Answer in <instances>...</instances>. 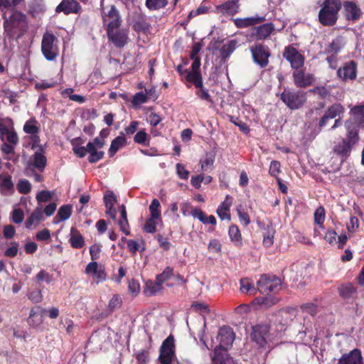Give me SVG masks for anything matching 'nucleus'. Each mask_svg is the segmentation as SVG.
<instances>
[{"instance_id":"f257e3e1","label":"nucleus","mask_w":364,"mask_h":364,"mask_svg":"<svg viewBox=\"0 0 364 364\" xmlns=\"http://www.w3.org/2000/svg\"><path fill=\"white\" fill-rule=\"evenodd\" d=\"M4 35L9 39H18L23 36L28 28L26 16L15 11L9 17L4 16Z\"/></svg>"},{"instance_id":"f03ea898","label":"nucleus","mask_w":364,"mask_h":364,"mask_svg":"<svg viewBox=\"0 0 364 364\" xmlns=\"http://www.w3.org/2000/svg\"><path fill=\"white\" fill-rule=\"evenodd\" d=\"M342 8L341 0H324L318 12V22L323 26H333L338 19V12Z\"/></svg>"},{"instance_id":"7ed1b4c3","label":"nucleus","mask_w":364,"mask_h":364,"mask_svg":"<svg viewBox=\"0 0 364 364\" xmlns=\"http://www.w3.org/2000/svg\"><path fill=\"white\" fill-rule=\"evenodd\" d=\"M280 100L289 109H299L307 100L306 92L301 90L284 88L280 95Z\"/></svg>"},{"instance_id":"20e7f679","label":"nucleus","mask_w":364,"mask_h":364,"mask_svg":"<svg viewBox=\"0 0 364 364\" xmlns=\"http://www.w3.org/2000/svg\"><path fill=\"white\" fill-rule=\"evenodd\" d=\"M41 52L49 61L54 60L59 55L58 39L52 33L46 31L42 38Z\"/></svg>"},{"instance_id":"39448f33","label":"nucleus","mask_w":364,"mask_h":364,"mask_svg":"<svg viewBox=\"0 0 364 364\" xmlns=\"http://www.w3.org/2000/svg\"><path fill=\"white\" fill-rule=\"evenodd\" d=\"M257 286L261 294L277 293L282 289V281L276 275L264 274L261 275Z\"/></svg>"},{"instance_id":"423d86ee","label":"nucleus","mask_w":364,"mask_h":364,"mask_svg":"<svg viewBox=\"0 0 364 364\" xmlns=\"http://www.w3.org/2000/svg\"><path fill=\"white\" fill-rule=\"evenodd\" d=\"M252 60L261 68H266L269 64L271 51L268 46L256 43L250 48Z\"/></svg>"},{"instance_id":"0eeeda50","label":"nucleus","mask_w":364,"mask_h":364,"mask_svg":"<svg viewBox=\"0 0 364 364\" xmlns=\"http://www.w3.org/2000/svg\"><path fill=\"white\" fill-rule=\"evenodd\" d=\"M174 357V337L171 334L163 341L160 347L159 360L161 364H171Z\"/></svg>"},{"instance_id":"6e6552de","label":"nucleus","mask_w":364,"mask_h":364,"mask_svg":"<svg viewBox=\"0 0 364 364\" xmlns=\"http://www.w3.org/2000/svg\"><path fill=\"white\" fill-rule=\"evenodd\" d=\"M283 58L289 63L293 70L301 68L304 66V55L291 45L284 48Z\"/></svg>"},{"instance_id":"1a4fd4ad","label":"nucleus","mask_w":364,"mask_h":364,"mask_svg":"<svg viewBox=\"0 0 364 364\" xmlns=\"http://www.w3.org/2000/svg\"><path fill=\"white\" fill-rule=\"evenodd\" d=\"M107 35L109 42L112 43L117 48H124L128 42V30L124 28H117L107 30Z\"/></svg>"},{"instance_id":"9d476101","label":"nucleus","mask_w":364,"mask_h":364,"mask_svg":"<svg viewBox=\"0 0 364 364\" xmlns=\"http://www.w3.org/2000/svg\"><path fill=\"white\" fill-rule=\"evenodd\" d=\"M292 77L294 85L299 88H306L315 82L314 75L306 73L304 67L294 70Z\"/></svg>"},{"instance_id":"9b49d317","label":"nucleus","mask_w":364,"mask_h":364,"mask_svg":"<svg viewBox=\"0 0 364 364\" xmlns=\"http://www.w3.org/2000/svg\"><path fill=\"white\" fill-rule=\"evenodd\" d=\"M102 15L106 31L121 27L122 20L115 6L112 5L107 12L103 11Z\"/></svg>"},{"instance_id":"f8f14e48","label":"nucleus","mask_w":364,"mask_h":364,"mask_svg":"<svg viewBox=\"0 0 364 364\" xmlns=\"http://www.w3.org/2000/svg\"><path fill=\"white\" fill-rule=\"evenodd\" d=\"M270 326L268 324H257L252 327L251 337L253 341L261 347L264 348L267 344V338L269 336Z\"/></svg>"},{"instance_id":"ddd939ff","label":"nucleus","mask_w":364,"mask_h":364,"mask_svg":"<svg viewBox=\"0 0 364 364\" xmlns=\"http://www.w3.org/2000/svg\"><path fill=\"white\" fill-rule=\"evenodd\" d=\"M85 273L92 276L94 282L99 284L107 279V273L105 267L102 265L99 266L95 261L90 262L85 267Z\"/></svg>"},{"instance_id":"4468645a","label":"nucleus","mask_w":364,"mask_h":364,"mask_svg":"<svg viewBox=\"0 0 364 364\" xmlns=\"http://www.w3.org/2000/svg\"><path fill=\"white\" fill-rule=\"evenodd\" d=\"M337 76L343 82L355 80L357 77V63L354 60L346 63L338 69Z\"/></svg>"},{"instance_id":"2eb2a0df","label":"nucleus","mask_w":364,"mask_h":364,"mask_svg":"<svg viewBox=\"0 0 364 364\" xmlns=\"http://www.w3.org/2000/svg\"><path fill=\"white\" fill-rule=\"evenodd\" d=\"M345 109L343 106L340 103H334L326 110L323 117L318 122V127L322 128L328 124L329 119L336 118V117H340L341 114L344 113Z\"/></svg>"},{"instance_id":"dca6fc26","label":"nucleus","mask_w":364,"mask_h":364,"mask_svg":"<svg viewBox=\"0 0 364 364\" xmlns=\"http://www.w3.org/2000/svg\"><path fill=\"white\" fill-rule=\"evenodd\" d=\"M213 364H235L233 358L230 355L228 349L223 346H217L211 355Z\"/></svg>"},{"instance_id":"f3484780","label":"nucleus","mask_w":364,"mask_h":364,"mask_svg":"<svg viewBox=\"0 0 364 364\" xmlns=\"http://www.w3.org/2000/svg\"><path fill=\"white\" fill-rule=\"evenodd\" d=\"M275 28L272 23H267L258 26H254L251 30V36L256 41H262L267 39Z\"/></svg>"},{"instance_id":"a211bd4d","label":"nucleus","mask_w":364,"mask_h":364,"mask_svg":"<svg viewBox=\"0 0 364 364\" xmlns=\"http://www.w3.org/2000/svg\"><path fill=\"white\" fill-rule=\"evenodd\" d=\"M240 0H230L216 6L218 14L233 16L240 11Z\"/></svg>"},{"instance_id":"6ab92c4d","label":"nucleus","mask_w":364,"mask_h":364,"mask_svg":"<svg viewBox=\"0 0 364 364\" xmlns=\"http://www.w3.org/2000/svg\"><path fill=\"white\" fill-rule=\"evenodd\" d=\"M342 6L343 14L347 20L355 21L360 18L362 11L355 2L344 1Z\"/></svg>"},{"instance_id":"aec40b11","label":"nucleus","mask_w":364,"mask_h":364,"mask_svg":"<svg viewBox=\"0 0 364 364\" xmlns=\"http://www.w3.org/2000/svg\"><path fill=\"white\" fill-rule=\"evenodd\" d=\"M38 150L33 154V161L28 165V169L37 168L40 172H43L46 166L47 159L43 154L42 145L38 146Z\"/></svg>"},{"instance_id":"412c9836","label":"nucleus","mask_w":364,"mask_h":364,"mask_svg":"<svg viewBox=\"0 0 364 364\" xmlns=\"http://www.w3.org/2000/svg\"><path fill=\"white\" fill-rule=\"evenodd\" d=\"M232 203L233 198L230 195H227L225 200L218 206L216 213L221 220H228V222L231 220L230 208Z\"/></svg>"},{"instance_id":"4be33fe9","label":"nucleus","mask_w":364,"mask_h":364,"mask_svg":"<svg viewBox=\"0 0 364 364\" xmlns=\"http://www.w3.org/2000/svg\"><path fill=\"white\" fill-rule=\"evenodd\" d=\"M81 10L80 4L75 0H63L56 7L55 12H63L65 15L77 14Z\"/></svg>"},{"instance_id":"5701e85b","label":"nucleus","mask_w":364,"mask_h":364,"mask_svg":"<svg viewBox=\"0 0 364 364\" xmlns=\"http://www.w3.org/2000/svg\"><path fill=\"white\" fill-rule=\"evenodd\" d=\"M217 338L219 346H232L235 340V333L231 327L223 326L219 329Z\"/></svg>"},{"instance_id":"b1692460","label":"nucleus","mask_w":364,"mask_h":364,"mask_svg":"<svg viewBox=\"0 0 364 364\" xmlns=\"http://www.w3.org/2000/svg\"><path fill=\"white\" fill-rule=\"evenodd\" d=\"M338 364H363L361 351L355 348L348 353H344L338 360Z\"/></svg>"},{"instance_id":"393cba45","label":"nucleus","mask_w":364,"mask_h":364,"mask_svg":"<svg viewBox=\"0 0 364 364\" xmlns=\"http://www.w3.org/2000/svg\"><path fill=\"white\" fill-rule=\"evenodd\" d=\"M346 136L343 139L354 146L359 140L358 129L357 125L351 119L345 122Z\"/></svg>"},{"instance_id":"a878e982","label":"nucleus","mask_w":364,"mask_h":364,"mask_svg":"<svg viewBox=\"0 0 364 364\" xmlns=\"http://www.w3.org/2000/svg\"><path fill=\"white\" fill-rule=\"evenodd\" d=\"M234 24L237 28H245L254 26L265 21L264 16H251L246 18H237L232 19Z\"/></svg>"},{"instance_id":"bb28decb","label":"nucleus","mask_w":364,"mask_h":364,"mask_svg":"<svg viewBox=\"0 0 364 364\" xmlns=\"http://www.w3.org/2000/svg\"><path fill=\"white\" fill-rule=\"evenodd\" d=\"M46 310L41 306H36L31 310L28 318V323L30 326L36 327L43 321V314Z\"/></svg>"},{"instance_id":"cd10ccee","label":"nucleus","mask_w":364,"mask_h":364,"mask_svg":"<svg viewBox=\"0 0 364 364\" xmlns=\"http://www.w3.org/2000/svg\"><path fill=\"white\" fill-rule=\"evenodd\" d=\"M353 146L347 141L342 139L333 146V152L341 157L342 160L346 159L350 154Z\"/></svg>"},{"instance_id":"c85d7f7f","label":"nucleus","mask_w":364,"mask_h":364,"mask_svg":"<svg viewBox=\"0 0 364 364\" xmlns=\"http://www.w3.org/2000/svg\"><path fill=\"white\" fill-rule=\"evenodd\" d=\"M43 219L42 207H37L31 215L26 219L25 227L27 229H31L33 225L37 226Z\"/></svg>"},{"instance_id":"c756f323","label":"nucleus","mask_w":364,"mask_h":364,"mask_svg":"<svg viewBox=\"0 0 364 364\" xmlns=\"http://www.w3.org/2000/svg\"><path fill=\"white\" fill-rule=\"evenodd\" d=\"M70 243L73 248L80 249L85 245V240L80 232L74 227L70 229Z\"/></svg>"},{"instance_id":"7c9ffc66","label":"nucleus","mask_w":364,"mask_h":364,"mask_svg":"<svg viewBox=\"0 0 364 364\" xmlns=\"http://www.w3.org/2000/svg\"><path fill=\"white\" fill-rule=\"evenodd\" d=\"M127 144V139L124 136L123 132L120 135L114 138L112 142L108 151L109 156L112 157L118 151V150Z\"/></svg>"},{"instance_id":"2f4dec72","label":"nucleus","mask_w":364,"mask_h":364,"mask_svg":"<svg viewBox=\"0 0 364 364\" xmlns=\"http://www.w3.org/2000/svg\"><path fill=\"white\" fill-rule=\"evenodd\" d=\"M339 295L345 299H353L357 294V289L351 283H346L338 287Z\"/></svg>"},{"instance_id":"473e14b6","label":"nucleus","mask_w":364,"mask_h":364,"mask_svg":"<svg viewBox=\"0 0 364 364\" xmlns=\"http://www.w3.org/2000/svg\"><path fill=\"white\" fill-rule=\"evenodd\" d=\"M228 235L230 241L236 246L242 245V237L240 230L237 225H231L228 229Z\"/></svg>"},{"instance_id":"72a5a7b5","label":"nucleus","mask_w":364,"mask_h":364,"mask_svg":"<svg viewBox=\"0 0 364 364\" xmlns=\"http://www.w3.org/2000/svg\"><path fill=\"white\" fill-rule=\"evenodd\" d=\"M163 289V285L156 279L155 281L149 280L145 284L144 293L147 296H151L160 291Z\"/></svg>"},{"instance_id":"f704fd0d","label":"nucleus","mask_w":364,"mask_h":364,"mask_svg":"<svg viewBox=\"0 0 364 364\" xmlns=\"http://www.w3.org/2000/svg\"><path fill=\"white\" fill-rule=\"evenodd\" d=\"M87 153H89L87 160L90 164H95L103 159L105 152L102 151H98V148L94 147V145L91 144V141L87 143Z\"/></svg>"},{"instance_id":"c9c22d12","label":"nucleus","mask_w":364,"mask_h":364,"mask_svg":"<svg viewBox=\"0 0 364 364\" xmlns=\"http://www.w3.org/2000/svg\"><path fill=\"white\" fill-rule=\"evenodd\" d=\"M350 112L353 115V122L357 127H364V105L355 106Z\"/></svg>"},{"instance_id":"e433bc0d","label":"nucleus","mask_w":364,"mask_h":364,"mask_svg":"<svg viewBox=\"0 0 364 364\" xmlns=\"http://www.w3.org/2000/svg\"><path fill=\"white\" fill-rule=\"evenodd\" d=\"M342 48L341 39L339 37L333 39L328 43L324 49L325 54H331L337 55Z\"/></svg>"},{"instance_id":"4c0bfd02","label":"nucleus","mask_w":364,"mask_h":364,"mask_svg":"<svg viewBox=\"0 0 364 364\" xmlns=\"http://www.w3.org/2000/svg\"><path fill=\"white\" fill-rule=\"evenodd\" d=\"M255 300L262 309H267L272 307V306L275 305L279 301L277 297L271 295L267 296L257 297L255 299Z\"/></svg>"},{"instance_id":"58836bf2","label":"nucleus","mask_w":364,"mask_h":364,"mask_svg":"<svg viewBox=\"0 0 364 364\" xmlns=\"http://www.w3.org/2000/svg\"><path fill=\"white\" fill-rule=\"evenodd\" d=\"M185 78L188 82L193 84L196 87H202L203 82L201 73H187Z\"/></svg>"},{"instance_id":"ea45409f","label":"nucleus","mask_w":364,"mask_h":364,"mask_svg":"<svg viewBox=\"0 0 364 364\" xmlns=\"http://www.w3.org/2000/svg\"><path fill=\"white\" fill-rule=\"evenodd\" d=\"M175 275V272L173 267L170 266H167L164 268V271L156 276V279H157L159 282L163 285L164 283L168 282L169 279H172Z\"/></svg>"},{"instance_id":"a19ab883","label":"nucleus","mask_w":364,"mask_h":364,"mask_svg":"<svg viewBox=\"0 0 364 364\" xmlns=\"http://www.w3.org/2000/svg\"><path fill=\"white\" fill-rule=\"evenodd\" d=\"M72 205H63L58 209L56 218H59L61 221L67 220L70 218L72 215Z\"/></svg>"},{"instance_id":"79ce46f5","label":"nucleus","mask_w":364,"mask_h":364,"mask_svg":"<svg viewBox=\"0 0 364 364\" xmlns=\"http://www.w3.org/2000/svg\"><path fill=\"white\" fill-rule=\"evenodd\" d=\"M150 217L161 220V205L158 199H153L149 205Z\"/></svg>"},{"instance_id":"37998d69","label":"nucleus","mask_w":364,"mask_h":364,"mask_svg":"<svg viewBox=\"0 0 364 364\" xmlns=\"http://www.w3.org/2000/svg\"><path fill=\"white\" fill-rule=\"evenodd\" d=\"M168 4L167 0H146L145 5L150 11L163 9Z\"/></svg>"},{"instance_id":"c03bdc74","label":"nucleus","mask_w":364,"mask_h":364,"mask_svg":"<svg viewBox=\"0 0 364 364\" xmlns=\"http://www.w3.org/2000/svg\"><path fill=\"white\" fill-rule=\"evenodd\" d=\"M326 218V211L323 206H319L316 209L314 214V219L315 224L318 225L319 228H323V223Z\"/></svg>"},{"instance_id":"a18cd8bd","label":"nucleus","mask_w":364,"mask_h":364,"mask_svg":"<svg viewBox=\"0 0 364 364\" xmlns=\"http://www.w3.org/2000/svg\"><path fill=\"white\" fill-rule=\"evenodd\" d=\"M331 88V85H329L328 87L326 86H316L310 90V92L314 95H318L321 99L324 100L330 97Z\"/></svg>"},{"instance_id":"49530a36","label":"nucleus","mask_w":364,"mask_h":364,"mask_svg":"<svg viewBox=\"0 0 364 364\" xmlns=\"http://www.w3.org/2000/svg\"><path fill=\"white\" fill-rule=\"evenodd\" d=\"M149 23L143 17H139V18L135 19L133 22L132 28L136 32H145L149 29Z\"/></svg>"},{"instance_id":"de8ad7c7","label":"nucleus","mask_w":364,"mask_h":364,"mask_svg":"<svg viewBox=\"0 0 364 364\" xmlns=\"http://www.w3.org/2000/svg\"><path fill=\"white\" fill-rule=\"evenodd\" d=\"M134 141L136 144L149 146L150 139L146 132L142 129L136 132L134 136Z\"/></svg>"},{"instance_id":"09e8293b","label":"nucleus","mask_w":364,"mask_h":364,"mask_svg":"<svg viewBox=\"0 0 364 364\" xmlns=\"http://www.w3.org/2000/svg\"><path fill=\"white\" fill-rule=\"evenodd\" d=\"M191 309L200 314H205L210 313V309L208 304L204 302L193 301L191 306Z\"/></svg>"},{"instance_id":"8fccbe9b","label":"nucleus","mask_w":364,"mask_h":364,"mask_svg":"<svg viewBox=\"0 0 364 364\" xmlns=\"http://www.w3.org/2000/svg\"><path fill=\"white\" fill-rule=\"evenodd\" d=\"M37 121L35 119H31L27 121L23 126V131L26 134H36L39 132V127L36 125Z\"/></svg>"},{"instance_id":"3c124183","label":"nucleus","mask_w":364,"mask_h":364,"mask_svg":"<svg viewBox=\"0 0 364 364\" xmlns=\"http://www.w3.org/2000/svg\"><path fill=\"white\" fill-rule=\"evenodd\" d=\"M236 210L240 223L245 227L248 226L251 223L249 214L245 211L241 205L237 208Z\"/></svg>"},{"instance_id":"603ef678","label":"nucleus","mask_w":364,"mask_h":364,"mask_svg":"<svg viewBox=\"0 0 364 364\" xmlns=\"http://www.w3.org/2000/svg\"><path fill=\"white\" fill-rule=\"evenodd\" d=\"M240 291L242 293L252 295H255L257 291L254 285L251 284L247 279H242L240 280Z\"/></svg>"},{"instance_id":"864d4df0","label":"nucleus","mask_w":364,"mask_h":364,"mask_svg":"<svg viewBox=\"0 0 364 364\" xmlns=\"http://www.w3.org/2000/svg\"><path fill=\"white\" fill-rule=\"evenodd\" d=\"M236 44L237 42L235 40H231L227 44L224 45L220 50L222 57H228L235 50Z\"/></svg>"},{"instance_id":"5fc2aeb1","label":"nucleus","mask_w":364,"mask_h":364,"mask_svg":"<svg viewBox=\"0 0 364 364\" xmlns=\"http://www.w3.org/2000/svg\"><path fill=\"white\" fill-rule=\"evenodd\" d=\"M122 304V300L121 297L117 294H114L109 300L107 308L109 312H113L115 309H119Z\"/></svg>"},{"instance_id":"6e6d98bb","label":"nucleus","mask_w":364,"mask_h":364,"mask_svg":"<svg viewBox=\"0 0 364 364\" xmlns=\"http://www.w3.org/2000/svg\"><path fill=\"white\" fill-rule=\"evenodd\" d=\"M103 200L106 208H113L117 202V198L113 191H108L103 197Z\"/></svg>"},{"instance_id":"4d7b16f0","label":"nucleus","mask_w":364,"mask_h":364,"mask_svg":"<svg viewBox=\"0 0 364 364\" xmlns=\"http://www.w3.org/2000/svg\"><path fill=\"white\" fill-rule=\"evenodd\" d=\"M17 189L21 194H28L31 191V185L26 179L20 180L17 184Z\"/></svg>"},{"instance_id":"13d9d810","label":"nucleus","mask_w":364,"mask_h":364,"mask_svg":"<svg viewBox=\"0 0 364 364\" xmlns=\"http://www.w3.org/2000/svg\"><path fill=\"white\" fill-rule=\"evenodd\" d=\"M128 289L132 296H136L139 294L141 289L139 281L135 279H132L129 282Z\"/></svg>"},{"instance_id":"bf43d9fd","label":"nucleus","mask_w":364,"mask_h":364,"mask_svg":"<svg viewBox=\"0 0 364 364\" xmlns=\"http://www.w3.org/2000/svg\"><path fill=\"white\" fill-rule=\"evenodd\" d=\"M148 100V97L146 95L143 93L142 92H136L132 100V103L134 107H138L144 103H146Z\"/></svg>"},{"instance_id":"052dcab7","label":"nucleus","mask_w":364,"mask_h":364,"mask_svg":"<svg viewBox=\"0 0 364 364\" xmlns=\"http://www.w3.org/2000/svg\"><path fill=\"white\" fill-rule=\"evenodd\" d=\"M156 218L149 217L145 222L144 230L147 233H154L156 231Z\"/></svg>"},{"instance_id":"680f3d73","label":"nucleus","mask_w":364,"mask_h":364,"mask_svg":"<svg viewBox=\"0 0 364 364\" xmlns=\"http://www.w3.org/2000/svg\"><path fill=\"white\" fill-rule=\"evenodd\" d=\"M198 90L196 92V95L200 97L202 100L207 101L208 102H213L211 96L208 92V90L204 87L203 84L202 87H197Z\"/></svg>"},{"instance_id":"e2e57ef3","label":"nucleus","mask_w":364,"mask_h":364,"mask_svg":"<svg viewBox=\"0 0 364 364\" xmlns=\"http://www.w3.org/2000/svg\"><path fill=\"white\" fill-rule=\"evenodd\" d=\"M121 240L126 241L129 251L133 255H135L136 254V252L139 250V245L136 241L134 240H128L125 237H122L121 238Z\"/></svg>"},{"instance_id":"0e129e2a","label":"nucleus","mask_w":364,"mask_h":364,"mask_svg":"<svg viewBox=\"0 0 364 364\" xmlns=\"http://www.w3.org/2000/svg\"><path fill=\"white\" fill-rule=\"evenodd\" d=\"M156 239L157 240L159 247L165 251H168L170 250L171 247V243L168 241V239L166 237H164L161 234H158L156 236Z\"/></svg>"},{"instance_id":"69168bd1","label":"nucleus","mask_w":364,"mask_h":364,"mask_svg":"<svg viewBox=\"0 0 364 364\" xmlns=\"http://www.w3.org/2000/svg\"><path fill=\"white\" fill-rule=\"evenodd\" d=\"M36 279L38 282H46L47 284H50L53 281V275L41 269L36 276Z\"/></svg>"},{"instance_id":"338daca9","label":"nucleus","mask_w":364,"mask_h":364,"mask_svg":"<svg viewBox=\"0 0 364 364\" xmlns=\"http://www.w3.org/2000/svg\"><path fill=\"white\" fill-rule=\"evenodd\" d=\"M208 249L210 252L220 253L222 245L218 239H212L209 242Z\"/></svg>"},{"instance_id":"774afa93","label":"nucleus","mask_w":364,"mask_h":364,"mask_svg":"<svg viewBox=\"0 0 364 364\" xmlns=\"http://www.w3.org/2000/svg\"><path fill=\"white\" fill-rule=\"evenodd\" d=\"M149 352L148 350H142L135 355L138 364H146L149 360Z\"/></svg>"}]
</instances>
